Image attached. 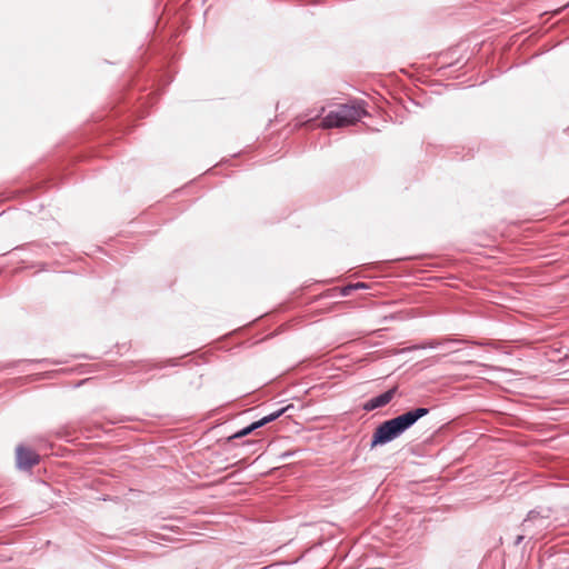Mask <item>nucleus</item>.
<instances>
[{"label": "nucleus", "mask_w": 569, "mask_h": 569, "mask_svg": "<svg viewBox=\"0 0 569 569\" xmlns=\"http://www.w3.org/2000/svg\"><path fill=\"white\" fill-rule=\"evenodd\" d=\"M428 412L429 409L427 408H417L382 422L372 435L371 447L385 445L396 439Z\"/></svg>", "instance_id": "obj_1"}, {"label": "nucleus", "mask_w": 569, "mask_h": 569, "mask_svg": "<svg viewBox=\"0 0 569 569\" xmlns=\"http://www.w3.org/2000/svg\"><path fill=\"white\" fill-rule=\"evenodd\" d=\"M367 114L365 106L360 101L339 104L336 110L330 111L321 121L322 129L345 128L356 124Z\"/></svg>", "instance_id": "obj_2"}, {"label": "nucleus", "mask_w": 569, "mask_h": 569, "mask_svg": "<svg viewBox=\"0 0 569 569\" xmlns=\"http://www.w3.org/2000/svg\"><path fill=\"white\" fill-rule=\"evenodd\" d=\"M40 462V456L22 445L16 448V463L20 470H29Z\"/></svg>", "instance_id": "obj_3"}, {"label": "nucleus", "mask_w": 569, "mask_h": 569, "mask_svg": "<svg viewBox=\"0 0 569 569\" xmlns=\"http://www.w3.org/2000/svg\"><path fill=\"white\" fill-rule=\"evenodd\" d=\"M284 408L283 409H280L273 413H270L266 417H263L262 419L251 423L250 426L243 428L242 430L238 431L237 433H234L231 438H241V437H244L247 435H249L250 432H252L253 430L276 420L277 418H279L283 412H284Z\"/></svg>", "instance_id": "obj_4"}, {"label": "nucleus", "mask_w": 569, "mask_h": 569, "mask_svg": "<svg viewBox=\"0 0 569 569\" xmlns=\"http://www.w3.org/2000/svg\"><path fill=\"white\" fill-rule=\"evenodd\" d=\"M396 390L397 388H391L388 391L383 392L382 395L371 398L363 405V409L366 411H371L377 408L385 407L393 399Z\"/></svg>", "instance_id": "obj_5"}, {"label": "nucleus", "mask_w": 569, "mask_h": 569, "mask_svg": "<svg viewBox=\"0 0 569 569\" xmlns=\"http://www.w3.org/2000/svg\"><path fill=\"white\" fill-rule=\"evenodd\" d=\"M366 287H367L366 283H362V282H358L356 284H350L342 289V295L348 296L352 290L359 289V288H366Z\"/></svg>", "instance_id": "obj_6"}]
</instances>
